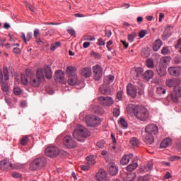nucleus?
<instances>
[{
	"label": "nucleus",
	"instance_id": "f03ea898",
	"mask_svg": "<svg viewBox=\"0 0 181 181\" xmlns=\"http://www.w3.org/2000/svg\"><path fill=\"white\" fill-rule=\"evenodd\" d=\"M23 165L19 163L12 164L9 160H3L0 161V169L3 172H8L11 169H21Z\"/></svg>",
	"mask_w": 181,
	"mask_h": 181
},
{
	"label": "nucleus",
	"instance_id": "e433bc0d",
	"mask_svg": "<svg viewBox=\"0 0 181 181\" xmlns=\"http://www.w3.org/2000/svg\"><path fill=\"white\" fill-rule=\"evenodd\" d=\"M156 71L158 76H160V77H163V76H166V70L165 68L158 66L157 67Z\"/></svg>",
	"mask_w": 181,
	"mask_h": 181
},
{
	"label": "nucleus",
	"instance_id": "393cba45",
	"mask_svg": "<svg viewBox=\"0 0 181 181\" xmlns=\"http://www.w3.org/2000/svg\"><path fill=\"white\" fill-rule=\"evenodd\" d=\"M40 83H42V81L37 79V78L35 76L30 78V84L31 87H39L40 86Z\"/></svg>",
	"mask_w": 181,
	"mask_h": 181
},
{
	"label": "nucleus",
	"instance_id": "aec40b11",
	"mask_svg": "<svg viewBox=\"0 0 181 181\" xmlns=\"http://www.w3.org/2000/svg\"><path fill=\"white\" fill-rule=\"evenodd\" d=\"M81 76L85 77V78H88L91 76V68L85 67L81 70Z\"/></svg>",
	"mask_w": 181,
	"mask_h": 181
},
{
	"label": "nucleus",
	"instance_id": "f704fd0d",
	"mask_svg": "<svg viewBox=\"0 0 181 181\" xmlns=\"http://www.w3.org/2000/svg\"><path fill=\"white\" fill-rule=\"evenodd\" d=\"M137 168H138V163L134 162L127 166V170H128V172H132V170H135V169H136Z\"/></svg>",
	"mask_w": 181,
	"mask_h": 181
},
{
	"label": "nucleus",
	"instance_id": "7c9ffc66",
	"mask_svg": "<svg viewBox=\"0 0 181 181\" xmlns=\"http://www.w3.org/2000/svg\"><path fill=\"white\" fill-rule=\"evenodd\" d=\"M77 80H78L77 76H68V83L69 86H76V84H77Z\"/></svg>",
	"mask_w": 181,
	"mask_h": 181
},
{
	"label": "nucleus",
	"instance_id": "9d476101",
	"mask_svg": "<svg viewBox=\"0 0 181 181\" xmlns=\"http://www.w3.org/2000/svg\"><path fill=\"white\" fill-rule=\"evenodd\" d=\"M98 101L104 107H111L114 104V100L110 96H100L98 98Z\"/></svg>",
	"mask_w": 181,
	"mask_h": 181
},
{
	"label": "nucleus",
	"instance_id": "79ce46f5",
	"mask_svg": "<svg viewBox=\"0 0 181 181\" xmlns=\"http://www.w3.org/2000/svg\"><path fill=\"white\" fill-rule=\"evenodd\" d=\"M129 142L132 145V146H138L139 145V140H138V139H136V137L132 138Z\"/></svg>",
	"mask_w": 181,
	"mask_h": 181
},
{
	"label": "nucleus",
	"instance_id": "774afa93",
	"mask_svg": "<svg viewBox=\"0 0 181 181\" xmlns=\"http://www.w3.org/2000/svg\"><path fill=\"white\" fill-rule=\"evenodd\" d=\"M86 160H88V165H94V160H91V156H88L86 158Z\"/></svg>",
	"mask_w": 181,
	"mask_h": 181
},
{
	"label": "nucleus",
	"instance_id": "13d9d810",
	"mask_svg": "<svg viewBox=\"0 0 181 181\" xmlns=\"http://www.w3.org/2000/svg\"><path fill=\"white\" fill-rule=\"evenodd\" d=\"M25 4L26 8H28L31 12H35L33 7L32 6V5L29 4V2L25 1Z\"/></svg>",
	"mask_w": 181,
	"mask_h": 181
},
{
	"label": "nucleus",
	"instance_id": "0eeeda50",
	"mask_svg": "<svg viewBox=\"0 0 181 181\" xmlns=\"http://www.w3.org/2000/svg\"><path fill=\"white\" fill-rule=\"evenodd\" d=\"M181 98V93L177 91V88H174V91L170 92L167 96V101L168 103H173L174 104H179V98Z\"/></svg>",
	"mask_w": 181,
	"mask_h": 181
},
{
	"label": "nucleus",
	"instance_id": "6e6d98bb",
	"mask_svg": "<svg viewBox=\"0 0 181 181\" xmlns=\"http://www.w3.org/2000/svg\"><path fill=\"white\" fill-rule=\"evenodd\" d=\"M97 45L98 46H105V41L103 40V38H98Z\"/></svg>",
	"mask_w": 181,
	"mask_h": 181
},
{
	"label": "nucleus",
	"instance_id": "2f4dec72",
	"mask_svg": "<svg viewBox=\"0 0 181 181\" xmlns=\"http://www.w3.org/2000/svg\"><path fill=\"white\" fill-rule=\"evenodd\" d=\"M114 76L108 75L104 78L103 83L105 84V86H108V84H111V83L114 81Z\"/></svg>",
	"mask_w": 181,
	"mask_h": 181
},
{
	"label": "nucleus",
	"instance_id": "bf43d9fd",
	"mask_svg": "<svg viewBox=\"0 0 181 181\" xmlns=\"http://www.w3.org/2000/svg\"><path fill=\"white\" fill-rule=\"evenodd\" d=\"M174 63L175 64H180V63H181V57H175L174 58Z\"/></svg>",
	"mask_w": 181,
	"mask_h": 181
},
{
	"label": "nucleus",
	"instance_id": "473e14b6",
	"mask_svg": "<svg viewBox=\"0 0 181 181\" xmlns=\"http://www.w3.org/2000/svg\"><path fill=\"white\" fill-rule=\"evenodd\" d=\"M33 34L32 33H28L27 35H25V33H22L21 34V39L24 40L25 43H28L30 39H32Z\"/></svg>",
	"mask_w": 181,
	"mask_h": 181
},
{
	"label": "nucleus",
	"instance_id": "603ef678",
	"mask_svg": "<svg viewBox=\"0 0 181 181\" xmlns=\"http://www.w3.org/2000/svg\"><path fill=\"white\" fill-rule=\"evenodd\" d=\"M25 74L28 77H30V78H32V77H33V72L32 71V69H27L25 70Z\"/></svg>",
	"mask_w": 181,
	"mask_h": 181
},
{
	"label": "nucleus",
	"instance_id": "4c0bfd02",
	"mask_svg": "<svg viewBox=\"0 0 181 181\" xmlns=\"http://www.w3.org/2000/svg\"><path fill=\"white\" fill-rule=\"evenodd\" d=\"M136 36H138V34L136 33V32H132L130 34L128 35L127 36V39L128 41L130 43H132V42H134V40L135 39V37H136Z\"/></svg>",
	"mask_w": 181,
	"mask_h": 181
},
{
	"label": "nucleus",
	"instance_id": "58836bf2",
	"mask_svg": "<svg viewBox=\"0 0 181 181\" xmlns=\"http://www.w3.org/2000/svg\"><path fill=\"white\" fill-rule=\"evenodd\" d=\"M3 74L4 76V80L6 81H9V71L8 70V68L6 66L3 67Z\"/></svg>",
	"mask_w": 181,
	"mask_h": 181
},
{
	"label": "nucleus",
	"instance_id": "8fccbe9b",
	"mask_svg": "<svg viewBox=\"0 0 181 181\" xmlns=\"http://www.w3.org/2000/svg\"><path fill=\"white\" fill-rule=\"evenodd\" d=\"M112 114H113V117H115L116 118H118V117H119V114H120L119 109L113 108Z\"/></svg>",
	"mask_w": 181,
	"mask_h": 181
},
{
	"label": "nucleus",
	"instance_id": "864d4df0",
	"mask_svg": "<svg viewBox=\"0 0 181 181\" xmlns=\"http://www.w3.org/2000/svg\"><path fill=\"white\" fill-rule=\"evenodd\" d=\"M21 82L24 86H27L28 81V78L25 75H21Z\"/></svg>",
	"mask_w": 181,
	"mask_h": 181
},
{
	"label": "nucleus",
	"instance_id": "ea45409f",
	"mask_svg": "<svg viewBox=\"0 0 181 181\" xmlns=\"http://www.w3.org/2000/svg\"><path fill=\"white\" fill-rule=\"evenodd\" d=\"M28 142H29V136H23L22 139L20 140V144L23 146H26L28 145Z\"/></svg>",
	"mask_w": 181,
	"mask_h": 181
},
{
	"label": "nucleus",
	"instance_id": "20e7f679",
	"mask_svg": "<svg viewBox=\"0 0 181 181\" xmlns=\"http://www.w3.org/2000/svg\"><path fill=\"white\" fill-rule=\"evenodd\" d=\"M47 163V160H46V158L40 157L35 159L31 164L30 165V169L31 170H40V169H43L46 164Z\"/></svg>",
	"mask_w": 181,
	"mask_h": 181
},
{
	"label": "nucleus",
	"instance_id": "338daca9",
	"mask_svg": "<svg viewBox=\"0 0 181 181\" xmlns=\"http://www.w3.org/2000/svg\"><path fill=\"white\" fill-rule=\"evenodd\" d=\"M83 40L93 41V40H95V37H91L90 35H86V36L84 37Z\"/></svg>",
	"mask_w": 181,
	"mask_h": 181
},
{
	"label": "nucleus",
	"instance_id": "b1692460",
	"mask_svg": "<svg viewBox=\"0 0 181 181\" xmlns=\"http://www.w3.org/2000/svg\"><path fill=\"white\" fill-rule=\"evenodd\" d=\"M170 145H172V139L169 137H167L161 141L160 148H168V146H170Z\"/></svg>",
	"mask_w": 181,
	"mask_h": 181
},
{
	"label": "nucleus",
	"instance_id": "0e129e2a",
	"mask_svg": "<svg viewBox=\"0 0 181 181\" xmlns=\"http://www.w3.org/2000/svg\"><path fill=\"white\" fill-rule=\"evenodd\" d=\"M11 176H13V177H15L16 179H21L22 177V175H21V174L15 172L12 173Z\"/></svg>",
	"mask_w": 181,
	"mask_h": 181
},
{
	"label": "nucleus",
	"instance_id": "423d86ee",
	"mask_svg": "<svg viewBox=\"0 0 181 181\" xmlns=\"http://www.w3.org/2000/svg\"><path fill=\"white\" fill-rule=\"evenodd\" d=\"M85 122L88 127H98L101 124L100 117L90 115L85 117Z\"/></svg>",
	"mask_w": 181,
	"mask_h": 181
},
{
	"label": "nucleus",
	"instance_id": "9b49d317",
	"mask_svg": "<svg viewBox=\"0 0 181 181\" xmlns=\"http://www.w3.org/2000/svg\"><path fill=\"white\" fill-rule=\"evenodd\" d=\"M92 69L94 73V79L98 81L103 77V68H101V66L97 64L93 66Z\"/></svg>",
	"mask_w": 181,
	"mask_h": 181
},
{
	"label": "nucleus",
	"instance_id": "a19ab883",
	"mask_svg": "<svg viewBox=\"0 0 181 181\" xmlns=\"http://www.w3.org/2000/svg\"><path fill=\"white\" fill-rule=\"evenodd\" d=\"M156 93L159 95H162V94H166V89L164 87L158 86L156 88Z\"/></svg>",
	"mask_w": 181,
	"mask_h": 181
},
{
	"label": "nucleus",
	"instance_id": "39448f33",
	"mask_svg": "<svg viewBox=\"0 0 181 181\" xmlns=\"http://www.w3.org/2000/svg\"><path fill=\"white\" fill-rule=\"evenodd\" d=\"M134 117L139 121H148L149 119V110L144 107L139 106L136 110Z\"/></svg>",
	"mask_w": 181,
	"mask_h": 181
},
{
	"label": "nucleus",
	"instance_id": "c03bdc74",
	"mask_svg": "<svg viewBox=\"0 0 181 181\" xmlns=\"http://www.w3.org/2000/svg\"><path fill=\"white\" fill-rule=\"evenodd\" d=\"M97 147L100 149H104L105 148V141L104 140H100L96 143Z\"/></svg>",
	"mask_w": 181,
	"mask_h": 181
},
{
	"label": "nucleus",
	"instance_id": "c756f323",
	"mask_svg": "<svg viewBox=\"0 0 181 181\" xmlns=\"http://www.w3.org/2000/svg\"><path fill=\"white\" fill-rule=\"evenodd\" d=\"M153 168V164L152 163H147L143 168H141V173H144L145 172H149V170H152Z\"/></svg>",
	"mask_w": 181,
	"mask_h": 181
},
{
	"label": "nucleus",
	"instance_id": "69168bd1",
	"mask_svg": "<svg viewBox=\"0 0 181 181\" xmlns=\"http://www.w3.org/2000/svg\"><path fill=\"white\" fill-rule=\"evenodd\" d=\"M40 35V30L39 29H35L34 30V37H35V39H37Z\"/></svg>",
	"mask_w": 181,
	"mask_h": 181
},
{
	"label": "nucleus",
	"instance_id": "052dcab7",
	"mask_svg": "<svg viewBox=\"0 0 181 181\" xmlns=\"http://www.w3.org/2000/svg\"><path fill=\"white\" fill-rule=\"evenodd\" d=\"M91 55L94 56L95 59H101V54H100L99 53L95 52L94 51L91 52Z\"/></svg>",
	"mask_w": 181,
	"mask_h": 181
},
{
	"label": "nucleus",
	"instance_id": "1a4fd4ad",
	"mask_svg": "<svg viewBox=\"0 0 181 181\" xmlns=\"http://www.w3.org/2000/svg\"><path fill=\"white\" fill-rule=\"evenodd\" d=\"M64 145L66 146L69 149H73V148H76L77 146V142L73 139L71 136H66L63 139Z\"/></svg>",
	"mask_w": 181,
	"mask_h": 181
},
{
	"label": "nucleus",
	"instance_id": "cd10ccee",
	"mask_svg": "<svg viewBox=\"0 0 181 181\" xmlns=\"http://www.w3.org/2000/svg\"><path fill=\"white\" fill-rule=\"evenodd\" d=\"M101 94L104 95H110L111 94V89L108 86H102L99 88Z\"/></svg>",
	"mask_w": 181,
	"mask_h": 181
},
{
	"label": "nucleus",
	"instance_id": "e2e57ef3",
	"mask_svg": "<svg viewBox=\"0 0 181 181\" xmlns=\"http://www.w3.org/2000/svg\"><path fill=\"white\" fill-rule=\"evenodd\" d=\"M146 35V31L145 30H142L139 33V36L142 39V37H145V35Z\"/></svg>",
	"mask_w": 181,
	"mask_h": 181
},
{
	"label": "nucleus",
	"instance_id": "2eb2a0df",
	"mask_svg": "<svg viewBox=\"0 0 181 181\" xmlns=\"http://www.w3.org/2000/svg\"><path fill=\"white\" fill-rule=\"evenodd\" d=\"M66 74L67 77L77 76V68L73 66H69L66 69Z\"/></svg>",
	"mask_w": 181,
	"mask_h": 181
},
{
	"label": "nucleus",
	"instance_id": "3c124183",
	"mask_svg": "<svg viewBox=\"0 0 181 181\" xmlns=\"http://www.w3.org/2000/svg\"><path fill=\"white\" fill-rule=\"evenodd\" d=\"M124 95L123 90H119L117 94V98L119 101H122V96Z\"/></svg>",
	"mask_w": 181,
	"mask_h": 181
},
{
	"label": "nucleus",
	"instance_id": "a878e982",
	"mask_svg": "<svg viewBox=\"0 0 181 181\" xmlns=\"http://www.w3.org/2000/svg\"><path fill=\"white\" fill-rule=\"evenodd\" d=\"M165 84L167 86V87H176L177 84V78H170V79H167Z\"/></svg>",
	"mask_w": 181,
	"mask_h": 181
},
{
	"label": "nucleus",
	"instance_id": "6ab92c4d",
	"mask_svg": "<svg viewBox=\"0 0 181 181\" xmlns=\"http://www.w3.org/2000/svg\"><path fill=\"white\" fill-rule=\"evenodd\" d=\"M36 78L39 79L40 81L42 83H45V74L43 73V69L39 68L36 71Z\"/></svg>",
	"mask_w": 181,
	"mask_h": 181
},
{
	"label": "nucleus",
	"instance_id": "bb28decb",
	"mask_svg": "<svg viewBox=\"0 0 181 181\" xmlns=\"http://www.w3.org/2000/svg\"><path fill=\"white\" fill-rule=\"evenodd\" d=\"M54 78L56 81L59 80H63L64 78V72L62 70H58L55 72Z\"/></svg>",
	"mask_w": 181,
	"mask_h": 181
},
{
	"label": "nucleus",
	"instance_id": "ddd939ff",
	"mask_svg": "<svg viewBox=\"0 0 181 181\" xmlns=\"http://www.w3.org/2000/svg\"><path fill=\"white\" fill-rule=\"evenodd\" d=\"M168 71L170 76L179 77L181 73V67L180 66H170L168 68Z\"/></svg>",
	"mask_w": 181,
	"mask_h": 181
},
{
	"label": "nucleus",
	"instance_id": "09e8293b",
	"mask_svg": "<svg viewBox=\"0 0 181 181\" xmlns=\"http://www.w3.org/2000/svg\"><path fill=\"white\" fill-rule=\"evenodd\" d=\"M61 43L60 42H57L52 45H51V47H50V50H52V52H54V50L59 47V46H60Z\"/></svg>",
	"mask_w": 181,
	"mask_h": 181
},
{
	"label": "nucleus",
	"instance_id": "c9c22d12",
	"mask_svg": "<svg viewBox=\"0 0 181 181\" xmlns=\"http://www.w3.org/2000/svg\"><path fill=\"white\" fill-rule=\"evenodd\" d=\"M135 177H136V174L135 173H130L126 176V181H134Z\"/></svg>",
	"mask_w": 181,
	"mask_h": 181
},
{
	"label": "nucleus",
	"instance_id": "a211bd4d",
	"mask_svg": "<svg viewBox=\"0 0 181 181\" xmlns=\"http://www.w3.org/2000/svg\"><path fill=\"white\" fill-rule=\"evenodd\" d=\"M96 180L107 181V172L100 170L96 174Z\"/></svg>",
	"mask_w": 181,
	"mask_h": 181
},
{
	"label": "nucleus",
	"instance_id": "f257e3e1",
	"mask_svg": "<svg viewBox=\"0 0 181 181\" xmlns=\"http://www.w3.org/2000/svg\"><path fill=\"white\" fill-rule=\"evenodd\" d=\"M158 132H159L158 125L151 123L146 126L144 134L143 136L144 142L147 145H152L155 141V137L153 136L156 135Z\"/></svg>",
	"mask_w": 181,
	"mask_h": 181
},
{
	"label": "nucleus",
	"instance_id": "dca6fc26",
	"mask_svg": "<svg viewBox=\"0 0 181 181\" xmlns=\"http://www.w3.org/2000/svg\"><path fill=\"white\" fill-rule=\"evenodd\" d=\"M133 74V78L134 80H138L139 77H144V69L141 67L135 68L132 72Z\"/></svg>",
	"mask_w": 181,
	"mask_h": 181
},
{
	"label": "nucleus",
	"instance_id": "a18cd8bd",
	"mask_svg": "<svg viewBox=\"0 0 181 181\" xmlns=\"http://www.w3.org/2000/svg\"><path fill=\"white\" fill-rule=\"evenodd\" d=\"M171 59L172 58L170 57H163L160 59V62L163 63V64H168Z\"/></svg>",
	"mask_w": 181,
	"mask_h": 181
},
{
	"label": "nucleus",
	"instance_id": "7ed1b4c3",
	"mask_svg": "<svg viewBox=\"0 0 181 181\" xmlns=\"http://www.w3.org/2000/svg\"><path fill=\"white\" fill-rule=\"evenodd\" d=\"M73 136L75 139H77V141H81L78 138H80V136L81 138H88V136H90V132L82 125L78 124L73 132Z\"/></svg>",
	"mask_w": 181,
	"mask_h": 181
},
{
	"label": "nucleus",
	"instance_id": "412c9836",
	"mask_svg": "<svg viewBox=\"0 0 181 181\" xmlns=\"http://www.w3.org/2000/svg\"><path fill=\"white\" fill-rule=\"evenodd\" d=\"M138 108H139V106L129 104L127 107V112L128 114H134V116H135V114H136Z\"/></svg>",
	"mask_w": 181,
	"mask_h": 181
},
{
	"label": "nucleus",
	"instance_id": "37998d69",
	"mask_svg": "<svg viewBox=\"0 0 181 181\" xmlns=\"http://www.w3.org/2000/svg\"><path fill=\"white\" fill-rule=\"evenodd\" d=\"M1 90L4 93H9V86L8 85V83L4 82L1 83Z\"/></svg>",
	"mask_w": 181,
	"mask_h": 181
},
{
	"label": "nucleus",
	"instance_id": "5701e85b",
	"mask_svg": "<svg viewBox=\"0 0 181 181\" xmlns=\"http://www.w3.org/2000/svg\"><path fill=\"white\" fill-rule=\"evenodd\" d=\"M44 73L47 80H52V78H53V75L52 74V68H50V66H45L44 67Z\"/></svg>",
	"mask_w": 181,
	"mask_h": 181
},
{
	"label": "nucleus",
	"instance_id": "4468645a",
	"mask_svg": "<svg viewBox=\"0 0 181 181\" xmlns=\"http://www.w3.org/2000/svg\"><path fill=\"white\" fill-rule=\"evenodd\" d=\"M108 172L111 176H115L118 173V166L115 165V163L112 162L108 165Z\"/></svg>",
	"mask_w": 181,
	"mask_h": 181
},
{
	"label": "nucleus",
	"instance_id": "f3484780",
	"mask_svg": "<svg viewBox=\"0 0 181 181\" xmlns=\"http://www.w3.org/2000/svg\"><path fill=\"white\" fill-rule=\"evenodd\" d=\"M153 71L148 69L143 74V79H144L146 81H149L151 78H153Z\"/></svg>",
	"mask_w": 181,
	"mask_h": 181
},
{
	"label": "nucleus",
	"instance_id": "5fc2aeb1",
	"mask_svg": "<svg viewBox=\"0 0 181 181\" xmlns=\"http://www.w3.org/2000/svg\"><path fill=\"white\" fill-rule=\"evenodd\" d=\"M13 93L16 95H21L22 90L20 88H14Z\"/></svg>",
	"mask_w": 181,
	"mask_h": 181
},
{
	"label": "nucleus",
	"instance_id": "de8ad7c7",
	"mask_svg": "<svg viewBox=\"0 0 181 181\" xmlns=\"http://www.w3.org/2000/svg\"><path fill=\"white\" fill-rule=\"evenodd\" d=\"M119 124L123 127L124 128H128V122L125 121V119L124 118H120L119 119Z\"/></svg>",
	"mask_w": 181,
	"mask_h": 181
},
{
	"label": "nucleus",
	"instance_id": "4be33fe9",
	"mask_svg": "<svg viewBox=\"0 0 181 181\" xmlns=\"http://www.w3.org/2000/svg\"><path fill=\"white\" fill-rule=\"evenodd\" d=\"M133 156V154L124 155L120 160L121 165H128Z\"/></svg>",
	"mask_w": 181,
	"mask_h": 181
},
{
	"label": "nucleus",
	"instance_id": "f8f14e48",
	"mask_svg": "<svg viewBox=\"0 0 181 181\" xmlns=\"http://www.w3.org/2000/svg\"><path fill=\"white\" fill-rule=\"evenodd\" d=\"M127 91L128 95L132 97V98H136L138 91L136 86H134L132 83H129L127 86Z\"/></svg>",
	"mask_w": 181,
	"mask_h": 181
},
{
	"label": "nucleus",
	"instance_id": "4d7b16f0",
	"mask_svg": "<svg viewBox=\"0 0 181 181\" xmlns=\"http://www.w3.org/2000/svg\"><path fill=\"white\" fill-rule=\"evenodd\" d=\"M67 32L69 35H71V36H74L76 37V30H74V29L73 28H69L67 30Z\"/></svg>",
	"mask_w": 181,
	"mask_h": 181
},
{
	"label": "nucleus",
	"instance_id": "680f3d73",
	"mask_svg": "<svg viewBox=\"0 0 181 181\" xmlns=\"http://www.w3.org/2000/svg\"><path fill=\"white\" fill-rule=\"evenodd\" d=\"M139 180V181H149V175H144L143 177H140Z\"/></svg>",
	"mask_w": 181,
	"mask_h": 181
},
{
	"label": "nucleus",
	"instance_id": "c85d7f7f",
	"mask_svg": "<svg viewBox=\"0 0 181 181\" xmlns=\"http://www.w3.org/2000/svg\"><path fill=\"white\" fill-rule=\"evenodd\" d=\"M162 47V40L160 39L156 40L153 44V50L154 52H158L159 49Z\"/></svg>",
	"mask_w": 181,
	"mask_h": 181
},
{
	"label": "nucleus",
	"instance_id": "6e6552de",
	"mask_svg": "<svg viewBox=\"0 0 181 181\" xmlns=\"http://www.w3.org/2000/svg\"><path fill=\"white\" fill-rule=\"evenodd\" d=\"M45 152L49 158H56L59 153V148L56 146H49Z\"/></svg>",
	"mask_w": 181,
	"mask_h": 181
},
{
	"label": "nucleus",
	"instance_id": "72a5a7b5",
	"mask_svg": "<svg viewBox=\"0 0 181 181\" xmlns=\"http://www.w3.org/2000/svg\"><path fill=\"white\" fill-rule=\"evenodd\" d=\"M145 64L148 69H153L155 67V64L153 63V59L152 58L147 59Z\"/></svg>",
	"mask_w": 181,
	"mask_h": 181
},
{
	"label": "nucleus",
	"instance_id": "49530a36",
	"mask_svg": "<svg viewBox=\"0 0 181 181\" xmlns=\"http://www.w3.org/2000/svg\"><path fill=\"white\" fill-rule=\"evenodd\" d=\"M170 53V50L169 49L168 47H163L161 50V54H163V56H166V54H169Z\"/></svg>",
	"mask_w": 181,
	"mask_h": 181
}]
</instances>
